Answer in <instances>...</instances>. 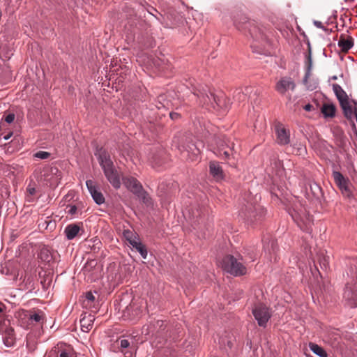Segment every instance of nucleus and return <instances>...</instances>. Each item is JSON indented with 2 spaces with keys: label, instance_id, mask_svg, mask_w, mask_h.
<instances>
[{
  "label": "nucleus",
  "instance_id": "obj_42",
  "mask_svg": "<svg viewBox=\"0 0 357 357\" xmlns=\"http://www.w3.org/2000/svg\"><path fill=\"white\" fill-rule=\"evenodd\" d=\"M14 119H15V114L13 113H10V114H7L5 117V121L7 122L8 123H13Z\"/></svg>",
  "mask_w": 357,
  "mask_h": 357
},
{
  "label": "nucleus",
  "instance_id": "obj_26",
  "mask_svg": "<svg viewBox=\"0 0 357 357\" xmlns=\"http://www.w3.org/2000/svg\"><path fill=\"white\" fill-rule=\"evenodd\" d=\"M94 319L92 316L89 315L87 317H84L80 319V326H81V330L84 333L89 332L93 324Z\"/></svg>",
  "mask_w": 357,
  "mask_h": 357
},
{
  "label": "nucleus",
  "instance_id": "obj_15",
  "mask_svg": "<svg viewBox=\"0 0 357 357\" xmlns=\"http://www.w3.org/2000/svg\"><path fill=\"white\" fill-rule=\"evenodd\" d=\"M343 297L347 302L350 307L354 308L357 307V284H355L353 287L347 285Z\"/></svg>",
  "mask_w": 357,
  "mask_h": 357
},
{
  "label": "nucleus",
  "instance_id": "obj_27",
  "mask_svg": "<svg viewBox=\"0 0 357 357\" xmlns=\"http://www.w3.org/2000/svg\"><path fill=\"white\" fill-rule=\"evenodd\" d=\"M134 195H135L137 197V198L139 199V201L143 202L147 206L152 205L153 203H152L151 198L150 197V196L149 195L147 192H146L143 189V188L141 190H139L137 192L135 193Z\"/></svg>",
  "mask_w": 357,
  "mask_h": 357
},
{
  "label": "nucleus",
  "instance_id": "obj_4",
  "mask_svg": "<svg viewBox=\"0 0 357 357\" xmlns=\"http://www.w3.org/2000/svg\"><path fill=\"white\" fill-rule=\"evenodd\" d=\"M287 212L301 229L306 233H311L313 224L312 216L299 200L296 199L294 203L287 207Z\"/></svg>",
  "mask_w": 357,
  "mask_h": 357
},
{
  "label": "nucleus",
  "instance_id": "obj_51",
  "mask_svg": "<svg viewBox=\"0 0 357 357\" xmlns=\"http://www.w3.org/2000/svg\"><path fill=\"white\" fill-rule=\"evenodd\" d=\"M320 265H321V268L324 267L325 268H326L327 261L325 258L323 259V261L321 262H320Z\"/></svg>",
  "mask_w": 357,
  "mask_h": 357
},
{
  "label": "nucleus",
  "instance_id": "obj_32",
  "mask_svg": "<svg viewBox=\"0 0 357 357\" xmlns=\"http://www.w3.org/2000/svg\"><path fill=\"white\" fill-rule=\"evenodd\" d=\"M39 257L42 261L50 263L53 259V255L49 249L43 248L40 251Z\"/></svg>",
  "mask_w": 357,
  "mask_h": 357
},
{
  "label": "nucleus",
  "instance_id": "obj_36",
  "mask_svg": "<svg viewBox=\"0 0 357 357\" xmlns=\"http://www.w3.org/2000/svg\"><path fill=\"white\" fill-rule=\"evenodd\" d=\"M123 236L128 243H130V241H132L136 238L135 234L129 229H125L123 231Z\"/></svg>",
  "mask_w": 357,
  "mask_h": 357
},
{
  "label": "nucleus",
  "instance_id": "obj_13",
  "mask_svg": "<svg viewBox=\"0 0 357 357\" xmlns=\"http://www.w3.org/2000/svg\"><path fill=\"white\" fill-rule=\"evenodd\" d=\"M258 94V89L252 86H246L244 89H237L235 90L233 96L234 101L241 102L245 101L247 98L253 99Z\"/></svg>",
  "mask_w": 357,
  "mask_h": 357
},
{
  "label": "nucleus",
  "instance_id": "obj_30",
  "mask_svg": "<svg viewBox=\"0 0 357 357\" xmlns=\"http://www.w3.org/2000/svg\"><path fill=\"white\" fill-rule=\"evenodd\" d=\"M163 153L160 151L157 154H153V155L150 158V162L152 166L155 168L160 167L162 165L163 163Z\"/></svg>",
  "mask_w": 357,
  "mask_h": 357
},
{
  "label": "nucleus",
  "instance_id": "obj_25",
  "mask_svg": "<svg viewBox=\"0 0 357 357\" xmlns=\"http://www.w3.org/2000/svg\"><path fill=\"white\" fill-rule=\"evenodd\" d=\"M337 45L342 52H347L353 47L354 40L351 37L344 39L342 36L337 43Z\"/></svg>",
  "mask_w": 357,
  "mask_h": 357
},
{
  "label": "nucleus",
  "instance_id": "obj_19",
  "mask_svg": "<svg viewBox=\"0 0 357 357\" xmlns=\"http://www.w3.org/2000/svg\"><path fill=\"white\" fill-rule=\"evenodd\" d=\"M0 334L2 335V340L4 345L9 348L12 347L15 342L14 330L11 327H1Z\"/></svg>",
  "mask_w": 357,
  "mask_h": 357
},
{
  "label": "nucleus",
  "instance_id": "obj_16",
  "mask_svg": "<svg viewBox=\"0 0 357 357\" xmlns=\"http://www.w3.org/2000/svg\"><path fill=\"white\" fill-rule=\"evenodd\" d=\"M86 185L96 204L101 205L105 202L103 195L98 189V187L92 180H87L86 181Z\"/></svg>",
  "mask_w": 357,
  "mask_h": 357
},
{
  "label": "nucleus",
  "instance_id": "obj_38",
  "mask_svg": "<svg viewBox=\"0 0 357 357\" xmlns=\"http://www.w3.org/2000/svg\"><path fill=\"white\" fill-rule=\"evenodd\" d=\"M140 254L141 257L146 259L147 258L148 252L144 245L142 243L135 249Z\"/></svg>",
  "mask_w": 357,
  "mask_h": 357
},
{
  "label": "nucleus",
  "instance_id": "obj_53",
  "mask_svg": "<svg viewBox=\"0 0 357 357\" xmlns=\"http://www.w3.org/2000/svg\"><path fill=\"white\" fill-rule=\"evenodd\" d=\"M246 346L249 347V349H252V341L250 340H248L246 341Z\"/></svg>",
  "mask_w": 357,
  "mask_h": 357
},
{
  "label": "nucleus",
  "instance_id": "obj_10",
  "mask_svg": "<svg viewBox=\"0 0 357 357\" xmlns=\"http://www.w3.org/2000/svg\"><path fill=\"white\" fill-rule=\"evenodd\" d=\"M119 346L120 351L123 354L124 357H135L136 345L132 338L120 337L116 341Z\"/></svg>",
  "mask_w": 357,
  "mask_h": 357
},
{
  "label": "nucleus",
  "instance_id": "obj_24",
  "mask_svg": "<svg viewBox=\"0 0 357 357\" xmlns=\"http://www.w3.org/2000/svg\"><path fill=\"white\" fill-rule=\"evenodd\" d=\"M149 327V333H152L153 335L155 333H160L163 331L165 328V322L162 320H157L153 323H151Z\"/></svg>",
  "mask_w": 357,
  "mask_h": 357
},
{
  "label": "nucleus",
  "instance_id": "obj_22",
  "mask_svg": "<svg viewBox=\"0 0 357 357\" xmlns=\"http://www.w3.org/2000/svg\"><path fill=\"white\" fill-rule=\"evenodd\" d=\"M81 231V227L77 224L68 225L64 229V234L68 240L74 239Z\"/></svg>",
  "mask_w": 357,
  "mask_h": 357
},
{
  "label": "nucleus",
  "instance_id": "obj_55",
  "mask_svg": "<svg viewBox=\"0 0 357 357\" xmlns=\"http://www.w3.org/2000/svg\"><path fill=\"white\" fill-rule=\"evenodd\" d=\"M146 308H147V312H149L151 306L149 305L147 303H146Z\"/></svg>",
  "mask_w": 357,
  "mask_h": 357
},
{
  "label": "nucleus",
  "instance_id": "obj_50",
  "mask_svg": "<svg viewBox=\"0 0 357 357\" xmlns=\"http://www.w3.org/2000/svg\"><path fill=\"white\" fill-rule=\"evenodd\" d=\"M13 135V132H8V134L5 135L3 137V139L4 140H8Z\"/></svg>",
  "mask_w": 357,
  "mask_h": 357
},
{
  "label": "nucleus",
  "instance_id": "obj_20",
  "mask_svg": "<svg viewBox=\"0 0 357 357\" xmlns=\"http://www.w3.org/2000/svg\"><path fill=\"white\" fill-rule=\"evenodd\" d=\"M122 182L126 188L133 194L137 192L143 188L142 184L135 178L132 176L122 177Z\"/></svg>",
  "mask_w": 357,
  "mask_h": 357
},
{
  "label": "nucleus",
  "instance_id": "obj_56",
  "mask_svg": "<svg viewBox=\"0 0 357 357\" xmlns=\"http://www.w3.org/2000/svg\"><path fill=\"white\" fill-rule=\"evenodd\" d=\"M255 202H257L258 200V196H257V194L255 195Z\"/></svg>",
  "mask_w": 357,
  "mask_h": 357
},
{
  "label": "nucleus",
  "instance_id": "obj_40",
  "mask_svg": "<svg viewBox=\"0 0 357 357\" xmlns=\"http://www.w3.org/2000/svg\"><path fill=\"white\" fill-rule=\"evenodd\" d=\"M85 297L86 300L84 302H87V305H89L90 303L94 302L96 300L95 296L91 291L86 292Z\"/></svg>",
  "mask_w": 357,
  "mask_h": 357
},
{
  "label": "nucleus",
  "instance_id": "obj_34",
  "mask_svg": "<svg viewBox=\"0 0 357 357\" xmlns=\"http://www.w3.org/2000/svg\"><path fill=\"white\" fill-rule=\"evenodd\" d=\"M340 106L342 109L344 116L347 119H351L354 111L352 110V108L350 106L349 101L343 103Z\"/></svg>",
  "mask_w": 357,
  "mask_h": 357
},
{
  "label": "nucleus",
  "instance_id": "obj_43",
  "mask_svg": "<svg viewBox=\"0 0 357 357\" xmlns=\"http://www.w3.org/2000/svg\"><path fill=\"white\" fill-rule=\"evenodd\" d=\"M129 244H130V245H132L135 249H136L139 245H140L142 244V243H141V242H139V241H137L136 240V238H135V239H134V240H132V241H130Z\"/></svg>",
  "mask_w": 357,
  "mask_h": 357
},
{
  "label": "nucleus",
  "instance_id": "obj_39",
  "mask_svg": "<svg viewBox=\"0 0 357 357\" xmlns=\"http://www.w3.org/2000/svg\"><path fill=\"white\" fill-rule=\"evenodd\" d=\"M29 319L30 321H33L36 323L40 322L42 319V316L39 312H35L32 314L29 315Z\"/></svg>",
  "mask_w": 357,
  "mask_h": 357
},
{
  "label": "nucleus",
  "instance_id": "obj_5",
  "mask_svg": "<svg viewBox=\"0 0 357 357\" xmlns=\"http://www.w3.org/2000/svg\"><path fill=\"white\" fill-rule=\"evenodd\" d=\"M204 147L203 142L196 139L192 135H185L178 144L179 151L192 162L200 158L201 149Z\"/></svg>",
  "mask_w": 357,
  "mask_h": 357
},
{
  "label": "nucleus",
  "instance_id": "obj_7",
  "mask_svg": "<svg viewBox=\"0 0 357 357\" xmlns=\"http://www.w3.org/2000/svg\"><path fill=\"white\" fill-rule=\"evenodd\" d=\"M245 208L241 209V214L247 219L249 224L253 225L260 220L266 215V209L260 205H255L254 202L248 198Z\"/></svg>",
  "mask_w": 357,
  "mask_h": 357
},
{
  "label": "nucleus",
  "instance_id": "obj_17",
  "mask_svg": "<svg viewBox=\"0 0 357 357\" xmlns=\"http://www.w3.org/2000/svg\"><path fill=\"white\" fill-rule=\"evenodd\" d=\"M143 307L136 301H132L123 310V316L130 320H136L142 312Z\"/></svg>",
  "mask_w": 357,
  "mask_h": 357
},
{
  "label": "nucleus",
  "instance_id": "obj_6",
  "mask_svg": "<svg viewBox=\"0 0 357 357\" xmlns=\"http://www.w3.org/2000/svg\"><path fill=\"white\" fill-rule=\"evenodd\" d=\"M243 22H237L234 20V25L238 30L248 31L254 40L259 41L266 39V36L264 31V28L255 20L243 18Z\"/></svg>",
  "mask_w": 357,
  "mask_h": 357
},
{
  "label": "nucleus",
  "instance_id": "obj_21",
  "mask_svg": "<svg viewBox=\"0 0 357 357\" xmlns=\"http://www.w3.org/2000/svg\"><path fill=\"white\" fill-rule=\"evenodd\" d=\"M209 172L211 175L217 181L223 178L222 169L218 162L211 161L209 163Z\"/></svg>",
  "mask_w": 357,
  "mask_h": 357
},
{
  "label": "nucleus",
  "instance_id": "obj_58",
  "mask_svg": "<svg viewBox=\"0 0 357 357\" xmlns=\"http://www.w3.org/2000/svg\"><path fill=\"white\" fill-rule=\"evenodd\" d=\"M52 172H54L56 174L58 172V170L56 169H53Z\"/></svg>",
  "mask_w": 357,
  "mask_h": 357
},
{
  "label": "nucleus",
  "instance_id": "obj_9",
  "mask_svg": "<svg viewBox=\"0 0 357 357\" xmlns=\"http://www.w3.org/2000/svg\"><path fill=\"white\" fill-rule=\"evenodd\" d=\"M252 314L259 326L266 328L272 314L271 310L263 303H257L252 307Z\"/></svg>",
  "mask_w": 357,
  "mask_h": 357
},
{
  "label": "nucleus",
  "instance_id": "obj_48",
  "mask_svg": "<svg viewBox=\"0 0 357 357\" xmlns=\"http://www.w3.org/2000/svg\"><path fill=\"white\" fill-rule=\"evenodd\" d=\"M59 357H71V355L69 352L66 350L61 351L59 354Z\"/></svg>",
  "mask_w": 357,
  "mask_h": 357
},
{
  "label": "nucleus",
  "instance_id": "obj_57",
  "mask_svg": "<svg viewBox=\"0 0 357 357\" xmlns=\"http://www.w3.org/2000/svg\"><path fill=\"white\" fill-rule=\"evenodd\" d=\"M275 165H276V166H277V167H278V166H279V167H280V166L281 165V163H280V161H278V162H275Z\"/></svg>",
  "mask_w": 357,
  "mask_h": 357
},
{
  "label": "nucleus",
  "instance_id": "obj_11",
  "mask_svg": "<svg viewBox=\"0 0 357 357\" xmlns=\"http://www.w3.org/2000/svg\"><path fill=\"white\" fill-rule=\"evenodd\" d=\"M275 132L276 135V142L280 146H285L290 143V130L286 128L282 123H275Z\"/></svg>",
  "mask_w": 357,
  "mask_h": 357
},
{
  "label": "nucleus",
  "instance_id": "obj_3",
  "mask_svg": "<svg viewBox=\"0 0 357 357\" xmlns=\"http://www.w3.org/2000/svg\"><path fill=\"white\" fill-rule=\"evenodd\" d=\"M217 150L214 153L221 159L227 160L231 167H236L238 155L235 144L225 135H219L214 137Z\"/></svg>",
  "mask_w": 357,
  "mask_h": 357
},
{
  "label": "nucleus",
  "instance_id": "obj_23",
  "mask_svg": "<svg viewBox=\"0 0 357 357\" xmlns=\"http://www.w3.org/2000/svg\"><path fill=\"white\" fill-rule=\"evenodd\" d=\"M333 89L340 105L348 101L347 94L340 85L337 84H333Z\"/></svg>",
  "mask_w": 357,
  "mask_h": 357
},
{
  "label": "nucleus",
  "instance_id": "obj_1",
  "mask_svg": "<svg viewBox=\"0 0 357 357\" xmlns=\"http://www.w3.org/2000/svg\"><path fill=\"white\" fill-rule=\"evenodd\" d=\"M186 89L195 98L199 100L200 105L211 106L214 109L226 112L229 108V100L220 93L215 95L206 85L197 83L194 79H190Z\"/></svg>",
  "mask_w": 357,
  "mask_h": 357
},
{
  "label": "nucleus",
  "instance_id": "obj_12",
  "mask_svg": "<svg viewBox=\"0 0 357 357\" xmlns=\"http://www.w3.org/2000/svg\"><path fill=\"white\" fill-rule=\"evenodd\" d=\"M262 241L266 257H267L270 261L273 260L276 261V254L278 249L277 241L269 236L264 237Z\"/></svg>",
  "mask_w": 357,
  "mask_h": 357
},
{
  "label": "nucleus",
  "instance_id": "obj_47",
  "mask_svg": "<svg viewBox=\"0 0 357 357\" xmlns=\"http://www.w3.org/2000/svg\"><path fill=\"white\" fill-rule=\"evenodd\" d=\"M169 116H170V118L172 120L178 119L180 117V114L178 113H176V112H171L169 114Z\"/></svg>",
  "mask_w": 357,
  "mask_h": 357
},
{
  "label": "nucleus",
  "instance_id": "obj_31",
  "mask_svg": "<svg viewBox=\"0 0 357 357\" xmlns=\"http://www.w3.org/2000/svg\"><path fill=\"white\" fill-rule=\"evenodd\" d=\"M310 349L319 357H328L326 351L319 345L315 343H310Z\"/></svg>",
  "mask_w": 357,
  "mask_h": 357
},
{
  "label": "nucleus",
  "instance_id": "obj_52",
  "mask_svg": "<svg viewBox=\"0 0 357 357\" xmlns=\"http://www.w3.org/2000/svg\"><path fill=\"white\" fill-rule=\"evenodd\" d=\"M5 309H6L5 305L3 303H0V314H3V311L5 310Z\"/></svg>",
  "mask_w": 357,
  "mask_h": 357
},
{
  "label": "nucleus",
  "instance_id": "obj_60",
  "mask_svg": "<svg viewBox=\"0 0 357 357\" xmlns=\"http://www.w3.org/2000/svg\"><path fill=\"white\" fill-rule=\"evenodd\" d=\"M333 79H337V77H336V76H333Z\"/></svg>",
  "mask_w": 357,
  "mask_h": 357
},
{
  "label": "nucleus",
  "instance_id": "obj_37",
  "mask_svg": "<svg viewBox=\"0 0 357 357\" xmlns=\"http://www.w3.org/2000/svg\"><path fill=\"white\" fill-rule=\"evenodd\" d=\"M50 156V153L47 151H39L34 153L33 157L41 159V160H45L47 159Z\"/></svg>",
  "mask_w": 357,
  "mask_h": 357
},
{
  "label": "nucleus",
  "instance_id": "obj_35",
  "mask_svg": "<svg viewBox=\"0 0 357 357\" xmlns=\"http://www.w3.org/2000/svg\"><path fill=\"white\" fill-rule=\"evenodd\" d=\"M308 63H308L307 70H306L305 76L303 79V83L304 84H307V79H308L309 77L310 76V73H311L310 71H311V68H312V59H311L310 55L308 56Z\"/></svg>",
  "mask_w": 357,
  "mask_h": 357
},
{
  "label": "nucleus",
  "instance_id": "obj_29",
  "mask_svg": "<svg viewBox=\"0 0 357 357\" xmlns=\"http://www.w3.org/2000/svg\"><path fill=\"white\" fill-rule=\"evenodd\" d=\"M310 192L316 200H320L323 197L321 188L316 183H311L310 185Z\"/></svg>",
  "mask_w": 357,
  "mask_h": 357
},
{
  "label": "nucleus",
  "instance_id": "obj_54",
  "mask_svg": "<svg viewBox=\"0 0 357 357\" xmlns=\"http://www.w3.org/2000/svg\"><path fill=\"white\" fill-rule=\"evenodd\" d=\"M252 48L253 49V52H257V53L261 54H266V55L267 54H266V53H265V52H264V53H261V52H260L257 51V50L255 49V47L254 45H252Z\"/></svg>",
  "mask_w": 357,
  "mask_h": 357
},
{
  "label": "nucleus",
  "instance_id": "obj_28",
  "mask_svg": "<svg viewBox=\"0 0 357 357\" xmlns=\"http://www.w3.org/2000/svg\"><path fill=\"white\" fill-rule=\"evenodd\" d=\"M335 111L336 109L333 104L324 103L321 107V112L324 117H334Z\"/></svg>",
  "mask_w": 357,
  "mask_h": 357
},
{
  "label": "nucleus",
  "instance_id": "obj_2",
  "mask_svg": "<svg viewBox=\"0 0 357 357\" xmlns=\"http://www.w3.org/2000/svg\"><path fill=\"white\" fill-rule=\"evenodd\" d=\"M95 155L108 182L114 188L119 189L121 186L122 178L116 169L109 152L102 148H100L96 150Z\"/></svg>",
  "mask_w": 357,
  "mask_h": 357
},
{
  "label": "nucleus",
  "instance_id": "obj_8",
  "mask_svg": "<svg viewBox=\"0 0 357 357\" xmlns=\"http://www.w3.org/2000/svg\"><path fill=\"white\" fill-rule=\"evenodd\" d=\"M240 260H242V258L237 259L233 255L225 256L222 261L223 270L236 277L245 275L247 269Z\"/></svg>",
  "mask_w": 357,
  "mask_h": 357
},
{
  "label": "nucleus",
  "instance_id": "obj_14",
  "mask_svg": "<svg viewBox=\"0 0 357 357\" xmlns=\"http://www.w3.org/2000/svg\"><path fill=\"white\" fill-rule=\"evenodd\" d=\"M333 177L335 184L341 190L342 192L345 196L350 197L351 195V191L349 187V185L351 184L349 180L346 178L342 173L337 171L333 172Z\"/></svg>",
  "mask_w": 357,
  "mask_h": 357
},
{
  "label": "nucleus",
  "instance_id": "obj_49",
  "mask_svg": "<svg viewBox=\"0 0 357 357\" xmlns=\"http://www.w3.org/2000/svg\"><path fill=\"white\" fill-rule=\"evenodd\" d=\"M303 109L307 112H310L312 110L313 106L311 104L308 103L303 107Z\"/></svg>",
  "mask_w": 357,
  "mask_h": 357
},
{
  "label": "nucleus",
  "instance_id": "obj_44",
  "mask_svg": "<svg viewBox=\"0 0 357 357\" xmlns=\"http://www.w3.org/2000/svg\"><path fill=\"white\" fill-rule=\"evenodd\" d=\"M313 24H314V25L316 27H317V28H319V29H323V30H326V27L323 26L322 22H320V21L314 20V21L313 22Z\"/></svg>",
  "mask_w": 357,
  "mask_h": 357
},
{
  "label": "nucleus",
  "instance_id": "obj_41",
  "mask_svg": "<svg viewBox=\"0 0 357 357\" xmlns=\"http://www.w3.org/2000/svg\"><path fill=\"white\" fill-rule=\"evenodd\" d=\"M67 213L70 215H75L77 213V208L75 205H68L66 207Z\"/></svg>",
  "mask_w": 357,
  "mask_h": 357
},
{
  "label": "nucleus",
  "instance_id": "obj_45",
  "mask_svg": "<svg viewBox=\"0 0 357 357\" xmlns=\"http://www.w3.org/2000/svg\"><path fill=\"white\" fill-rule=\"evenodd\" d=\"M158 190H159V193H164L165 192V183L164 181H162L159 183L158 185Z\"/></svg>",
  "mask_w": 357,
  "mask_h": 357
},
{
  "label": "nucleus",
  "instance_id": "obj_18",
  "mask_svg": "<svg viewBox=\"0 0 357 357\" xmlns=\"http://www.w3.org/2000/svg\"><path fill=\"white\" fill-rule=\"evenodd\" d=\"M296 84L291 77H282L276 84L275 89L280 94H284L287 91H294Z\"/></svg>",
  "mask_w": 357,
  "mask_h": 357
},
{
  "label": "nucleus",
  "instance_id": "obj_59",
  "mask_svg": "<svg viewBox=\"0 0 357 357\" xmlns=\"http://www.w3.org/2000/svg\"><path fill=\"white\" fill-rule=\"evenodd\" d=\"M27 281L29 282V284L32 282V280L30 278H28Z\"/></svg>",
  "mask_w": 357,
  "mask_h": 357
},
{
  "label": "nucleus",
  "instance_id": "obj_46",
  "mask_svg": "<svg viewBox=\"0 0 357 357\" xmlns=\"http://www.w3.org/2000/svg\"><path fill=\"white\" fill-rule=\"evenodd\" d=\"M27 192L30 195H33L36 192V189L33 187H31V185H29L26 188Z\"/></svg>",
  "mask_w": 357,
  "mask_h": 357
},
{
  "label": "nucleus",
  "instance_id": "obj_33",
  "mask_svg": "<svg viewBox=\"0 0 357 357\" xmlns=\"http://www.w3.org/2000/svg\"><path fill=\"white\" fill-rule=\"evenodd\" d=\"M137 41L142 45V47L146 49L152 48L155 46L154 41L152 38L147 37L146 40L143 37L138 36Z\"/></svg>",
  "mask_w": 357,
  "mask_h": 357
}]
</instances>
